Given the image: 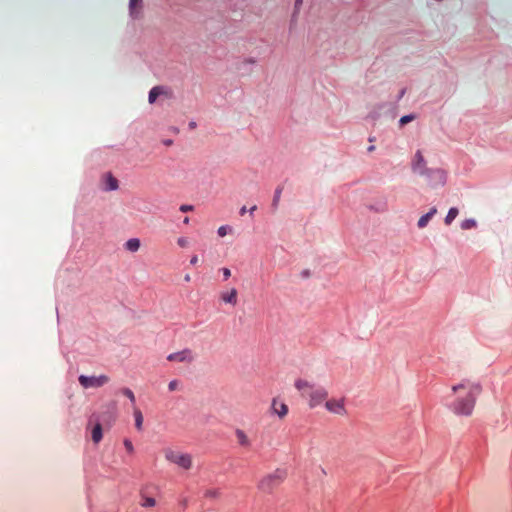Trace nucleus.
Segmentation results:
<instances>
[{"label": "nucleus", "instance_id": "39448f33", "mask_svg": "<svg viewBox=\"0 0 512 512\" xmlns=\"http://www.w3.org/2000/svg\"><path fill=\"white\" fill-rule=\"evenodd\" d=\"M165 457L168 461L175 463L184 469H189L192 464L191 456L189 454H179L170 449L165 452Z\"/></svg>", "mask_w": 512, "mask_h": 512}, {"label": "nucleus", "instance_id": "72a5a7b5", "mask_svg": "<svg viewBox=\"0 0 512 512\" xmlns=\"http://www.w3.org/2000/svg\"><path fill=\"white\" fill-rule=\"evenodd\" d=\"M221 272H222V274H223V279H224V280H227V279L231 276V271H230V269H228V268H226V267L222 268V269H221Z\"/></svg>", "mask_w": 512, "mask_h": 512}, {"label": "nucleus", "instance_id": "bb28decb", "mask_svg": "<svg viewBox=\"0 0 512 512\" xmlns=\"http://www.w3.org/2000/svg\"><path fill=\"white\" fill-rule=\"evenodd\" d=\"M476 227V221L474 219H466L461 223V228L463 230H469Z\"/></svg>", "mask_w": 512, "mask_h": 512}, {"label": "nucleus", "instance_id": "c9c22d12", "mask_svg": "<svg viewBox=\"0 0 512 512\" xmlns=\"http://www.w3.org/2000/svg\"><path fill=\"white\" fill-rule=\"evenodd\" d=\"M198 263V256L197 255H193L190 259V264L191 265H196Z\"/></svg>", "mask_w": 512, "mask_h": 512}, {"label": "nucleus", "instance_id": "473e14b6", "mask_svg": "<svg viewBox=\"0 0 512 512\" xmlns=\"http://www.w3.org/2000/svg\"><path fill=\"white\" fill-rule=\"evenodd\" d=\"M177 244H178L180 247L184 248V247H186V246L188 245V239H187V238H185V237H180V238H178V240H177Z\"/></svg>", "mask_w": 512, "mask_h": 512}, {"label": "nucleus", "instance_id": "5701e85b", "mask_svg": "<svg viewBox=\"0 0 512 512\" xmlns=\"http://www.w3.org/2000/svg\"><path fill=\"white\" fill-rule=\"evenodd\" d=\"M416 118L415 114H408L405 116H402L399 120V126L404 127L406 124L412 122Z\"/></svg>", "mask_w": 512, "mask_h": 512}, {"label": "nucleus", "instance_id": "4c0bfd02", "mask_svg": "<svg viewBox=\"0 0 512 512\" xmlns=\"http://www.w3.org/2000/svg\"><path fill=\"white\" fill-rule=\"evenodd\" d=\"M163 144L167 147L173 145V140L172 139H165L163 140Z\"/></svg>", "mask_w": 512, "mask_h": 512}, {"label": "nucleus", "instance_id": "e433bc0d", "mask_svg": "<svg viewBox=\"0 0 512 512\" xmlns=\"http://www.w3.org/2000/svg\"><path fill=\"white\" fill-rule=\"evenodd\" d=\"M406 93V88H402L400 91H399V94L397 96V100H400Z\"/></svg>", "mask_w": 512, "mask_h": 512}, {"label": "nucleus", "instance_id": "9b49d317", "mask_svg": "<svg viewBox=\"0 0 512 512\" xmlns=\"http://www.w3.org/2000/svg\"><path fill=\"white\" fill-rule=\"evenodd\" d=\"M102 181L104 184V191H115L119 188V181L111 172L105 173L102 176Z\"/></svg>", "mask_w": 512, "mask_h": 512}, {"label": "nucleus", "instance_id": "f3484780", "mask_svg": "<svg viewBox=\"0 0 512 512\" xmlns=\"http://www.w3.org/2000/svg\"><path fill=\"white\" fill-rule=\"evenodd\" d=\"M164 93V87L163 86H154L150 91L148 95V100L150 104H153L156 102L157 98Z\"/></svg>", "mask_w": 512, "mask_h": 512}, {"label": "nucleus", "instance_id": "a18cd8bd", "mask_svg": "<svg viewBox=\"0 0 512 512\" xmlns=\"http://www.w3.org/2000/svg\"><path fill=\"white\" fill-rule=\"evenodd\" d=\"M375 150V146L374 145H371L367 148V151L370 153V152H373Z\"/></svg>", "mask_w": 512, "mask_h": 512}, {"label": "nucleus", "instance_id": "7ed1b4c3", "mask_svg": "<svg viewBox=\"0 0 512 512\" xmlns=\"http://www.w3.org/2000/svg\"><path fill=\"white\" fill-rule=\"evenodd\" d=\"M287 477L284 469H276L273 473L264 476L258 483V489L264 493H272L274 489L279 487Z\"/></svg>", "mask_w": 512, "mask_h": 512}, {"label": "nucleus", "instance_id": "2eb2a0df", "mask_svg": "<svg viewBox=\"0 0 512 512\" xmlns=\"http://www.w3.org/2000/svg\"><path fill=\"white\" fill-rule=\"evenodd\" d=\"M237 294H238L237 290L235 288H232L230 292L222 293L220 298L225 303L236 305V303H237Z\"/></svg>", "mask_w": 512, "mask_h": 512}, {"label": "nucleus", "instance_id": "a211bd4d", "mask_svg": "<svg viewBox=\"0 0 512 512\" xmlns=\"http://www.w3.org/2000/svg\"><path fill=\"white\" fill-rule=\"evenodd\" d=\"M235 435L237 437L238 443L241 446L246 447V448L251 446V442H250V440L248 439L247 435L245 434V432L243 430L236 429Z\"/></svg>", "mask_w": 512, "mask_h": 512}, {"label": "nucleus", "instance_id": "37998d69", "mask_svg": "<svg viewBox=\"0 0 512 512\" xmlns=\"http://www.w3.org/2000/svg\"><path fill=\"white\" fill-rule=\"evenodd\" d=\"M245 62L246 63H250V64H254L256 62V60L254 58H247V59H245Z\"/></svg>", "mask_w": 512, "mask_h": 512}, {"label": "nucleus", "instance_id": "ddd939ff", "mask_svg": "<svg viewBox=\"0 0 512 512\" xmlns=\"http://www.w3.org/2000/svg\"><path fill=\"white\" fill-rule=\"evenodd\" d=\"M271 408L280 418H283L288 413V406L285 403H278L276 399H273Z\"/></svg>", "mask_w": 512, "mask_h": 512}, {"label": "nucleus", "instance_id": "4be33fe9", "mask_svg": "<svg viewBox=\"0 0 512 512\" xmlns=\"http://www.w3.org/2000/svg\"><path fill=\"white\" fill-rule=\"evenodd\" d=\"M134 418H135V427L138 430H141L142 424H143V415H142V412L138 408L134 409Z\"/></svg>", "mask_w": 512, "mask_h": 512}, {"label": "nucleus", "instance_id": "79ce46f5", "mask_svg": "<svg viewBox=\"0 0 512 512\" xmlns=\"http://www.w3.org/2000/svg\"><path fill=\"white\" fill-rule=\"evenodd\" d=\"M246 212H247L246 206H243V207L240 209L239 214H240L241 216H243Z\"/></svg>", "mask_w": 512, "mask_h": 512}, {"label": "nucleus", "instance_id": "6ab92c4d", "mask_svg": "<svg viewBox=\"0 0 512 512\" xmlns=\"http://www.w3.org/2000/svg\"><path fill=\"white\" fill-rule=\"evenodd\" d=\"M282 191H283V186L282 185H279L275 189L274 196H273L272 203H271V208H272L273 211H275L278 208Z\"/></svg>", "mask_w": 512, "mask_h": 512}, {"label": "nucleus", "instance_id": "412c9836", "mask_svg": "<svg viewBox=\"0 0 512 512\" xmlns=\"http://www.w3.org/2000/svg\"><path fill=\"white\" fill-rule=\"evenodd\" d=\"M459 211L456 207H452L449 209L447 216L445 217V224L450 225L454 219L457 217Z\"/></svg>", "mask_w": 512, "mask_h": 512}, {"label": "nucleus", "instance_id": "6e6552de", "mask_svg": "<svg viewBox=\"0 0 512 512\" xmlns=\"http://www.w3.org/2000/svg\"><path fill=\"white\" fill-rule=\"evenodd\" d=\"M167 360L170 362H192L193 356L192 351L188 348L183 349L182 351L171 353L168 355Z\"/></svg>", "mask_w": 512, "mask_h": 512}, {"label": "nucleus", "instance_id": "a19ab883", "mask_svg": "<svg viewBox=\"0 0 512 512\" xmlns=\"http://www.w3.org/2000/svg\"><path fill=\"white\" fill-rule=\"evenodd\" d=\"M256 209H257V206H256V205L252 206V207L249 209V214H250L251 216H253L254 211H256Z\"/></svg>", "mask_w": 512, "mask_h": 512}, {"label": "nucleus", "instance_id": "20e7f679", "mask_svg": "<svg viewBox=\"0 0 512 512\" xmlns=\"http://www.w3.org/2000/svg\"><path fill=\"white\" fill-rule=\"evenodd\" d=\"M78 382L85 389L99 388L109 382V377L106 375H100V376L80 375L78 377Z\"/></svg>", "mask_w": 512, "mask_h": 512}, {"label": "nucleus", "instance_id": "b1692460", "mask_svg": "<svg viewBox=\"0 0 512 512\" xmlns=\"http://www.w3.org/2000/svg\"><path fill=\"white\" fill-rule=\"evenodd\" d=\"M295 387L298 389V390H303L304 388H310L312 389L313 388V385H311L308 381L306 380H303V379H298L296 380L295 382Z\"/></svg>", "mask_w": 512, "mask_h": 512}, {"label": "nucleus", "instance_id": "49530a36", "mask_svg": "<svg viewBox=\"0 0 512 512\" xmlns=\"http://www.w3.org/2000/svg\"><path fill=\"white\" fill-rule=\"evenodd\" d=\"M184 280L186 282H189L191 280L190 275L189 274L185 275Z\"/></svg>", "mask_w": 512, "mask_h": 512}, {"label": "nucleus", "instance_id": "ea45409f", "mask_svg": "<svg viewBox=\"0 0 512 512\" xmlns=\"http://www.w3.org/2000/svg\"><path fill=\"white\" fill-rule=\"evenodd\" d=\"M188 126H189V129H191V130H192V129H195V128H196L197 124H196V122L191 121V122H189Z\"/></svg>", "mask_w": 512, "mask_h": 512}, {"label": "nucleus", "instance_id": "393cba45", "mask_svg": "<svg viewBox=\"0 0 512 512\" xmlns=\"http://www.w3.org/2000/svg\"><path fill=\"white\" fill-rule=\"evenodd\" d=\"M121 393L128 398L132 404H135L136 398L133 391L129 388H122Z\"/></svg>", "mask_w": 512, "mask_h": 512}, {"label": "nucleus", "instance_id": "dca6fc26", "mask_svg": "<svg viewBox=\"0 0 512 512\" xmlns=\"http://www.w3.org/2000/svg\"><path fill=\"white\" fill-rule=\"evenodd\" d=\"M140 497V505L142 507L150 508L156 505V500L152 496H148L144 490H141Z\"/></svg>", "mask_w": 512, "mask_h": 512}, {"label": "nucleus", "instance_id": "de8ad7c7", "mask_svg": "<svg viewBox=\"0 0 512 512\" xmlns=\"http://www.w3.org/2000/svg\"><path fill=\"white\" fill-rule=\"evenodd\" d=\"M183 223L184 224H188L189 223V217H185L184 220H183Z\"/></svg>", "mask_w": 512, "mask_h": 512}, {"label": "nucleus", "instance_id": "f257e3e1", "mask_svg": "<svg viewBox=\"0 0 512 512\" xmlns=\"http://www.w3.org/2000/svg\"><path fill=\"white\" fill-rule=\"evenodd\" d=\"M106 407L105 412H94L88 418L86 429L90 431L91 439L95 444H98L103 438V425H111L116 419L117 403L111 401Z\"/></svg>", "mask_w": 512, "mask_h": 512}, {"label": "nucleus", "instance_id": "f8f14e48", "mask_svg": "<svg viewBox=\"0 0 512 512\" xmlns=\"http://www.w3.org/2000/svg\"><path fill=\"white\" fill-rule=\"evenodd\" d=\"M326 408L333 413L343 415L346 413V409L344 407V399L336 400L330 399L325 403Z\"/></svg>", "mask_w": 512, "mask_h": 512}, {"label": "nucleus", "instance_id": "aec40b11", "mask_svg": "<svg viewBox=\"0 0 512 512\" xmlns=\"http://www.w3.org/2000/svg\"><path fill=\"white\" fill-rule=\"evenodd\" d=\"M140 240L138 238H131L125 243V248L130 252H136L140 248Z\"/></svg>", "mask_w": 512, "mask_h": 512}, {"label": "nucleus", "instance_id": "c03bdc74", "mask_svg": "<svg viewBox=\"0 0 512 512\" xmlns=\"http://www.w3.org/2000/svg\"><path fill=\"white\" fill-rule=\"evenodd\" d=\"M309 275H310L309 270H304V271L302 272V276H303V277H308Z\"/></svg>", "mask_w": 512, "mask_h": 512}, {"label": "nucleus", "instance_id": "f704fd0d", "mask_svg": "<svg viewBox=\"0 0 512 512\" xmlns=\"http://www.w3.org/2000/svg\"><path fill=\"white\" fill-rule=\"evenodd\" d=\"M179 505L183 508V509H186V507L188 506V499L187 498H183L180 500L179 502Z\"/></svg>", "mask_w": 512, "mask_h": 512}, {"label": "nucleus", "instance_id": "4468645a", "mask_svg": "<svg viewBox=\"0 0 512 512\" xmlns=\"http://www.w3.org/2000/svg\"><path fill=\"white\" fill-rule=\"evenodd\" d=\"M437 213L436 207H432L430 211L423 216L420 217L418 220L417 226L419 228H424L428 225L429 221L432 219V217Z\"/></svg>", "mask_w": 512, "mask_h": 512}, {"label": "nucleus", "instance_id": "9d476101", "mask_svg": "<svg viewBox=\"0 0 512 512\" xmlns=\"http://www.w3.org/2000/svg\"><path fill=\"white\" fill-rule=\"evenodd\" d=\"M129 15L133 20L142 18L143 0H129Z\"/></svg>", "mask_w": 512, "mask_h": 512}, {"label": "nucleus", "instance_id": "1a4fd4ad", "mask_svg": "<svg viewBox=\"0 0 512 512\" xmlns=\"http://www.w3.org/2000/svg\"><path fill=\"white\" fill-rule=\"evenodd\" d=\"M328 396V392L323 387H318L310 393V407L321 404Z\"/></svg>", "mask_w": 512, "mask_h": 512}, {"label": "nucleus", "instance_id": "7c9ffc66", "mask_svg": "<svg viewBox=\"0 0 512 512\" xmlns=\"http://www.w3.org/2000/svg\"><path fill=\"white\" fill-rule=\"evenodd\" d=\"M178 385H179V381H178V380H172V381H170V382H169V384H168V389H169V391H174V390H176V389H177V387H178Z\"/></svg>", "mask_w": 512, "mask_h": 512}, {"label": "nucleus", "instance_id": "2f4dec72", "mask_svg": "<svg viewBox=\"0 0 512 512\" xmlns=\"http://www.w3.org/2000/svg\"><path fill=\"white\" fill-rule=\"evenodd\" d=\"M124 446H125L127 452H129V453L133 452V444L129 439L124 440Z\"/></svg>", "mask_w": 512, "mask_h": 512}, {"label": "nucleus", "instance_id": "c85d7f7f", "mask_svg": "<svg viewBox=\"0 0 512 512\" xmlns=\"http://www.w3.org/2000/svg\"><path fill=\"white\" fill-rule=\"evenodd\" d=\"M179 210L183 213H187V212H191L194 210V206L193 205H188V204H182L179 208Z\"/></svg>", "mask_w": 512, "mask_h": 512}, {"label": "nucleus", "instance_id": "423d86ee", "mask_svg": "<svg viewBox=\"0 0 512 512\" xmlns=\"http://www.w3.org/2000/svg\"><path fill=\"white\" fill-rule=\"evenodd\" d=\"M422 176H425L431 185H444L446 182V173L443 169L428 168L422 171Z\"/></svg>", "mask_w": 512, "mask_h": 512}, {"label": "nucleus", "instance_id": "0eeeda50", "mask_svg": "<svg viewBox=\"0 0 512 512\" xmlns=\"http://www.w3.org/2000/svg\"><path fill=\"white\" fill-rule=\"evenodd\" d=\"M411 169L414 173H418L422 175L423 170H427L428 167L426 166V160L420 150H417L414 158L411 162Z\"/></svg>", "mask_w": 512, "mask_h": 512}, {"label": "nucleus", "instance_id": "a878e982", "mask_svg": "<svg viewBox=\"0 0 512 512\" xmlns=\"http://www.w3.org/2000/svg\"><path fill=\"white\" fill-rule=\"evenodd\" d=\"M221 495V492L219 489H208L206 490L204 496L206 498L216 499L219 498Z\"/></svg>", "mask_w": 512, "mask_h": 512}, {"label": "nucleus", "instance_id": "cd10ccee", "mask_svg": "<svg viewBox=\"0 0 512 512\" xmlns=\"http://www.w3.org/2000/svg\"><path fill=\"white\" fill-rule=\"evenodd\" d=\"M231 232H232V227H231V226H229V225L221 226V227H219V228H218V231H217V233H218V235H219L220 237H224V236H226L228 233H231Z\"/></svg>", "mask_w": 512, "mask_h": 512}, {"label": "nucleus", "instance_id": "f03ea898", "mask_svg": "<svg viewBox=\"0 0 512 512\" xmlns=\"http://www.w3.org/2000/svg\"><path fill=\"white\" fill-rule=\"evenodd\" d=\"M481 390L482 387L479 383L471 384L467 395L465 397H458L452 404L453 412L457 415H471Z\"/></svg>", "mask_w": 512, "mask_h": 512}, {"label": "nucleus", "instance_id": "c756f323", "mask_svg": "<svg viewBox=\"0 0 512 512\" xmlns=\"http://www.w3.org/2000/svg\"><path fill=\"white\" fill-rule=\"evenodd\" d=\"M467 381H463L462 383L458 384V385H454L452 387V391L454 393L458 392L460 389H463V388H466L467 387Z\"/></svg>", "mask_w": 512, "mask_h": 512}, {"label": "nucleus", "instance_id": "58836bf2", "mask_svg": "<svg viewBox=\"0 0 512 512\" xmlns=\"http://www.w3.org/2000/svg\"><path fill=\"white\" fill-rule=\"evenodd\" d=\"M303 0H295V10H298L300 6L302 5Z\"/></svg>", "mask_w": 512, "mask_h": 512}]
</instances>
